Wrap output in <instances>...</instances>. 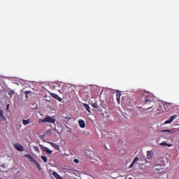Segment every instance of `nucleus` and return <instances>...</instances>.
Instances as JSON below:
<instances>
[{
	"label": "nucleus",
	"instance_id": "1a4fd4ad",
	"mask_svg": "<svg viewBox=\"0 0 179 179\" xmlns=\"http://www.w3.org/2000/svg\"><path fill=\"white\" fill-rule=\"evenodd\" d=\"M52 97H54V99H56V100H58V101H62V98L59 97V96H58V94H54V93H51L50 94Z\"/></svg>",
	"mask_w": 179,
	"mask_h": 179
},
{
	"label": "nucleus",
	"instance_id": "4468645a",
	"mask_svg": "<svg viewBox=\"0 0 179 179\" xmlns=\"http://www.w3.org/2000/svg\"><path fill=\"white\" fill-rule=\"evenodd\" d=\"M52 176L55 177V178L56 179H64L62 178V177H61V176H59V174H58V173L54 171L52 173Z\"/></svg>",
	"mask_w": 179,
	"mask_h": 179
},
{
	"label": "nucleus",
	"instance_id": "473e14b6",
	"mask_svg": "<svg viewBox=\"0 0 179 179\" xmlns=\"http://www.w3.org/2000/svg\"><path fill=\"white\" fill-rule=\"evenodd\" d=\"M129 179H131V178H129Z\"/></svg>",
	"mask_w": 179,
	"mask_h": 179
},
{
	"label": "nucleus",
	"instance_id": "b1692460",
	"mask_svg": "<svg viewBox=\"0 0 179 179\" xmlns=\"http://www.w3.org/2000/svg\"><path fill=\"white\" fill-rule=\"evenodd\" d=\"M42 160L45 162L47 163L48 162V159H47V157L45 156H41Z\"/></svg>",
	"mask_w": 179,
	"mask_h": 179
},
{
	"label": "nucleus",
	"instance_id": "cd10ccee",
	"mask_svg": "<svg viewBox=\"0 0 179 179\" xmlns=\"http://www.w3.org/2000/svg\"><path fill=\"white\" fill-rule=\"evenodd\" d=\"M166 146H168L169 148H171V146H173V144H169V143H167Z\"/></svg>",
	"mask_w": 179,
	"mask_h": 179
},
{
	"label": "nucleus",
	"instance_id": "9b49d317",
	"mask_svg": "<svg viewBox=\"0 0 179 179\" xmlns=\"http://www.w3.org/2000/svg\"><path fill=\"white\" fill-rule=\"evenodd\" d=\"M176 118V115H173L166 121H165L164 124H170L171 122H173L174 121V119Z\"/></svg>",
	"mask_w": 179,
	"mask_h": 179
},
{
	"label": "nucleus",
	"instance_id": "7c9ffc66",
	"mask_svg": "<svg viewBox=\"0 0 179 179\" xmlns=\"http://www.w3.org/2000/svg\"><path fill=\"white\" fill-rule=\"evenodd\" d=\"M6 108H7V110L9 108V105L6 106Z\"/></svg>",
	"mask_w": 179,
	"mask_h": 179
},
{
	"label": "nucleus",
	"instance_id": "f03ea898",
	"mask_svg": "<svg viewBox=\"0 0 179 179\" xmlns=\"http://www.w3.org/2000/svg\"><path fill=\"white\" fill-rule=\"evenodd\" d=\"M170 110V105L169 103H164L162 106L157 108L156 111H158L155 115H159V113H166V111Z\"/></svg>",
	"mask_w": 179,
	"mask_h": 179
},
{
	"label": "nucleus",
	"instance_id": "5701e85b",
	"mask_svg": "<svg viewBox=\"0 0 179 179\" xmlns=\"http://www.w3.org/2000/svg\"><path fill=\"white\" fill-rule=\"evenodd\" d=\"M34 150H35V152H37L38 153H40V148H38V146L35 145L34 147Z\"/></svg>",
	"mask_w": 179,
	"mask_h": 179
},
{
	"label": "nucleus",
	"instance_id": "0eeeda50",
	"mask_svg": "<svg viewBox=\"0 0 179 179\" xmlns=\"http://www.w3.org/2000/svg\"><path fill=\"white\" fill-rule=\"evenodd\" d=\"M14 148L16 150H18V152H23L24 150V148H23V145L20 143H15Z\"/></svg>",
	"mask_w": 179,
	"mask_h": 179
},
{
	"label": "nucleus",
	"instance_id": "c756f323",
	"mask_svg": "<svg viewBox=\"0 0 179 179\" xmlns=\"http://www.w3.org/2000/svg\"><path fill=\"white\" fill-rule=\"evenodd\" d=\"M176 152H179V143L178 144V149H176Z\"/></svg>",
	"mask_w": 179,
	"mask_h": 179
},
{
	"label": "nucleus",
	"instance_id": "dca6fc26",
	"mask_svg": "<svg viewBox=\"0 0 179 179\" xmlns=\"http://www.w3.org/2000/svg\"><path fill=\"white\" fill-rule=\"evenodd\" d=\"M8 96H10V97H13V95L15 94V91L12 90H9L8 91Z\"/></svg>",
	"mask_w": 179,
	"mask_h": 179
},
{
	"label": "nucleus",
	"instance_id": "ddd939ff",
	"mask_svg": "<svg viewBox=\"0 0 179 179\" xmlns=\"http://www.w3.org/2000/svg\"><path fill=\"white\" fill-rule=\"evenodd\" d=\"M116 100L117 103L120 104V101L121 100V92H116Z\"/></svg>",
	"mask_w": 179,
	"mask_h": 179
},
{
	"label": "nucleus",
	"instance_id": "a211bd4d",
	"mask_svg": "<svg viewBox=\"0 0 179 179\" xmlns=\"http://www.w3.org/2000/svg\"><path fill=\"white\" fill-rule=\"evenodd\" d=\"M85 108L87 110V111H88V113H91L90 112V106H89V105L87 103H84L83 104Z\"/></svg>",
	"mask_w": 179,
	"mask_h": 179
},
{
	"label": "nucleus",
	"instance_id": "39448f33",
	"mask_svg": "<svg viewBox=\"0 0 179 179\" xmlns=\"http://www.w3.org/2000/svg\"><path fill=\"white\" fill-rule=\"evenodd\" d=\"M42 152H44L45 153H47L49 156H51L52 155V150H50L48 148L43 145H39Z\"/></svg>",
	"mask_w": 179,
	"mask_h": 179
},
{
	"label": "nucleus",
	"instance_id": "6e6552de",
	"mask_svg": "<svg viewBox=\"0 0 179 179\" xmlns=\"http://www.w3.org/2000/svg\"><path fill=\"white\" fill-rule=\"evenodd\" d=\"M48 143H49V145H52V148H55V149L56 150H60V148H59V146L58 145V144H57L55 143L50 142V141H48Z\"/></svg>",
	"mask_w": 179,
	"mask_h": 179
},
{
	"label": "nucleus",
	"instance_id": "f257e3e1",
	"mask_svg": "<svg viewBox=\"0 0 179 179\" xmlns=\"http://www.w3.org/2000/svg\"><path fill=\"white\" fill-rule=\"evenodd\" d=\"M152 170L154 173H156L157 174L166 173V165L164 164L154 165L152 166Z\"/></svg>",
	"mask_w": 179,
	"mask_h": 179
},
{
	"label": "nucleus",
	"instance_id": "393cba45",
	"mask_svg": "<svg viewBox=\"0 0 179 179\" xmlns=\"http://www.w3.org/2000/svg\"><path fill=\"white\" fill-rule=\"evenodd\" d=\"M161 146H167V143L166 141H163L162 143H161Z\"/></svg>",
	"mask_w": 179,
	"mask_h": 179
},
{
	"label": "nucleus",
	"instance_id": "2eb2a0df",
	"mask_svg": "<svg viewBox=\"0 0 179 179\" xmlns=\"http://www.w3.org/2000/svg\"><path fill=\"white\" fill-rule=\"evenodd\" d=\"M91 106L93 107V108H96V110H100V106H99L96 101L95 103H91Z\"/></svg>",
	"mask_w": 179,
	"mask_h": 179
},
{
	"label": "nucleus",
	"instance_id": "a878e982",
	"mask_svg": "<svg viewBox=\"0 0 179 179\" xmlns=\"http://www.w3.org/2000/svg\"><path fill=\"white\" fill-rule=\"evenodd\" d=\"M30 93H31V92L30 91H26L25 94H26V98L27 99V95L30 94Z\"/></svg>",
	"mask_w": 179,
	"mask_h": 179
},
{
	"label": "nucleus",
	"instance_id": "9d476101",
	"mask_svg": "<svg viewBox=\"0 0 179 179\" xmlns=\"http://www.w3.org/2000/svg\"><path fill=\"white\" fill-rule=\"evenodd\" d=\"M152 157H153V152L152 151H148L147 159H148V160H152Z\"/></svg>",
	"mask_w": 179,
	"mask_h": 179
},
{
	"label": "nucleus",
	"instance_id": "f3484780",
	"mask_svg": "<svg viewBox=\"0 0 179 179\" xmlns=\"http://www.w3.org/2000/svg\"><path fill=\"white\" fill-rule=\"evenodd\" d=\"M25 157L29 159L30 162H36V160H34V158L31 155H26Z\"/></svg>",
	"mask_w": 179,
	"mask_h": 179
},
{
	"label": "nucleus",
	"instance_id": "bb28decb",
	"mask_svg": "<svg viewBox=\"0 0 179 179\" xmlns=\"http://www.w3.org/2000/svg\"><path fill=\"white\" fill-rule=\"evenodd\" d=\"M73 162H74V163H76V164H78V163H79V159H75L73 160Z\"/></svg>",
	"mask_w": 179,
	"mask_h": 179
},
{
	"label": "nucleus",
	"instance_id": "7ed1b4c3",
	"mask_svg": "<svg viewBox=\"0 0 179 179\" xmlns=\"http://www.w3.org/2000/svg\"><path fill=\"white\" fill-rule=\"evenodd\" d=\"M41 122H49L50 124H55V118L46 115V117L44 119L40 120Z\"/></svg>",
	"mask_w": 179,
	"mask_h": 179
},
{
	"label": "nucleus",
	"instance_id": "c85d7f7f",
	"mask_svg": "<svg viewBox=\"0 0 179 179\" xmlns=\"http://www.w3.org/2000/svg\"><path fill=\"white\" fill-rule=\"evenodd\" d=\"M162 132H171L170 130H163Z\"/></svg>",
	"mask_w": 179,
	"mask_h": 179
},
{
	"label": "nucleus",
	"instance_id": "412c9836",
	"mask_svg": "<svg viewBox=\"0 0 179 179\" xmlns=\"http://www.w3.org/2000/svg\"><path fill=\"white\" fill-rule=\"evenodd\" d=\"M0 117L3 118V120H6V117L3 116V110L0 109Z\"/></svg>",
	"mask_w": 179,
	"mask_h": 179
},
{
	"label": "nucleus",
	"instance_id": "aec40b11",
	"mask_svg": "<svg viewBox=\"0 0 179 179\" xmlns=\"http://www.w3.org/2000/svg\"><path fill=\"white\" fill-rule=\"evenodd\" d=\"M29 122H30V120H22V124L23 125H28Z\"/></svg>",
	"mask_w": 179,
	"mask_h": 179
},
{
	"label": "nucleus",
	"instance_id": "4be33fe9",
	"mask_svg": "<svg viewBox=\"0 0 179 179\" xmlns=\"http://www.w3.org/2000/svg\"><path fill=\"white\" fill-rule=\"evenodd\" d=\"M34 163H35L36 167L38 169V170H41V166H40V163H38L36 161H34Z\"/></svg>",
	"mask_w": 179,
	"mask_h": 179
},
{
	"label": "nucleus",
	"instance_id": "f8f14e48",
	"mask_svg": "<svg viewBox=\"0 0 179 179\" xmlns=\"http://www.w3.org/2000/svg\"><path fill=\"white\" fill-rule=\"evenodd\" d=\"M78 124H79L80 128H85V127H86V123H85L84 120H80L78 121Z\"/></svg>",
	"mask_w": 179,
	"mask_h": 179
},
{
	"label": "nucleus",
	"instance_id": "423d86ee",
	"mask_svg": "<svg viewBox=\"0 0 179 179\" xmlns=\"http://www.w3.org/2000/svg\"><path fill=\"white\" fill-rule=\"evenodd\" d=\"M42 152H44L45 153H47L49 156H51L52 155V150H50L48 148L43 145H39Z\"/></svg>",
	"mask_w": 179,
	"mask_h": 179
},
{
	"label": "nucleus",
	"instance_id": "2f4dec72",
	"mask_svg": "<svg viewBox=\"0 0 179 179\" xmlns=\"http://www.w3.org/2000/svg\"><path fill=\"white\" fill-rule=\"evenodd\" d=\"M152 111H155V108H153Z\"/></svg>",
	"mask_w": 179,
	"mask_h": 179
},
{
	"label": "nucleus",
	"instance_id": "20e7f679",
	"mask_svg": "<svg viewBox=\"0 0 179 179\" xmlns=\"http://www.w3.org/2000/svg\"><path fill=\"white\" fill-rule=\"evenodd\" d=\"M144 104H151V106L147 108L146 109H144V111H148V110H152V108H153V107H155L156 106V103L148 99V98L144 99Z\"/></svg>",
	"mask_w": 179,
	"mask_h": 179
},
{
	"label": "nucleus",
	"instance_id": "6ab92c4d",
	"mask_svg": "<svg viewBox=\"0 0 179 179\" xmlns=\"http://www.w3.org/2000/svg\"><path fill=\"white\" fill-rule=\"evenodd\" d=\"M137 160H139V158L135 157L134 159L133 160V162L130 165V169L134 167V164H135V163H136Z\"/></svg>",
	"mask_w": 179,
	"mask_h": 179
}]
</instances>
